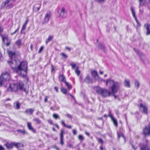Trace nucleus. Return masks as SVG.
I'll return each instance as SVG.
<instances>
[{
  "label": "nucleus",
  "mask_w": 150,
  "mask_h": 150,
  "mask_svg": "<svg viewBox=\"0 0 150 150\" xmlns=\"http://www.w3.org/2000/svg\"><path fill=\"white\" fill-rule=\"evenodd\" d=\"M27 64L25 61H22L20 63V65L18 69L15 71L20 76L23 78L26 77L27 73Z\"/></svg>",
  "instance_id": "f257e3e1"
},
{
  "label": "nucleus",
  "mask_w": 150,
  "mask_h": 150,
  "mask_svg": "<svg viewBox=\"0 0 150 150\" xmlns=\"http://www.w3.org/2000/svg\"><path fill=\"white\" fill-rule=\"evenodd\" d=\"M9 87L7 88V90L9 91H16L18 89L23 90L24 91L26 92V89L24 88V84L22 82L19 83V85L16 84H9Z\"/></svg>",
  "instance_id": "f03ea898"
},
{
  "label": "nucleus",
  "mask_w": 150,
  "mask_h": 150,
  "mask_svg": "<svg viewBox=\"0 0 150 150\" xmlns=\"http://www.w3.org/2000/svg\"><path fill=\"white\" fill-rule=\"evenodd\" d=\"M109 83L111 86L110 88L112 91V93L113 94H115L117 92V88L119 86V83L110 79L106 80V85H108Z\"/></svg>",
  "instance_id": "7ed1b4c3"
},
{
  "label": "nucleus",
  "mask_w": 150,
  "mask_h": 150,
  "mask_svg": "<svg viewBox=\"0 0 150 150\" xmlns=\"http://www.w3.org/2000/svg\"><path fill=\"white\" fill-rule=\"evenodd\" d=\"M10 79V75L7 72L3 73L0 76V87L6 84Z\"/></svg>",
  "instance_id": "20e7f679"
},
{
  "label": "nucleus",
  "mask_w": 150,
  "mask_h": 150,
  "mask_svg": "<svg viewBox=\"0 0 150 150\" xmlns=\"http://www.w3.org/2000/svg\"><path fill=\"white\" fill-rule=\"evenodd\" d=\"M8 62L11 68L13 71L15 72L16 69H18L21 62L18 60H11L10 61H8Z\"/></svg>",
  "instance_id": "39448f33"
},
{
  "label": "nucleus",
  "mask_w": 150,
  "mask_h": 150,
  "mask_svg": "<svg viewBox=\"0 0 150 150\" xmlns=\"http://www.w3.org/2000/svg\"><path fill=\"white\" fill-rule=\"evenodd\" d=\"M96 89L98 94L101 95L103 97H107L109 96L110 95V91H108L104 89L97 87Z\"/></svg>",
  "instance_id": "423d86ee"
},
{
  "label": "nucleus",
  "mask_w": 150,
  "mask_h": 150,
  "mask_svg": "<svg viewBox=\"0 0 150 150\" xmlns=\"http://www.w3.org/2000/svg\"><path fill=\"white\" fill-rule=\"evenodd\" d=\"M12 1L13 2L14 1L13 0H6L2 4V6L3 7L6 8V9H10L12 8L14 5V4L13 3H11L9 4Z\"/></svg>",
  "instance_id": "0eeeda50"
},
{
  "label": "nucleus",
  "mask_w": 150,
  "mask_h": 150,
  "mask_svg": "<svg viewBox=\"0 0 150 150\" xmlns=\"http://www.w3.org/2000/svg\"><path fill=\"white\" fill-rule=\"evenodd\" d=\"M59 81L65 83L69 90L72 89V86L71 85L66 81L65 77L63 74L59 75Z\"/></svg>",
  "instance_id": "6e6552de"
},
{
  "label": "nucleus",
  "mask_w": 150,
  "mask_h": 150,
  "mask_svg": "<svg viewBox=\"0 0 150 150\" xmlns=\"http://www.w3.org/2000/svg\"><path fill=\"white\" fill-rule=\"evenodd\" d=\"M50 11H48L45 14L44 18V20L42 22V25H45L48 23L51 16Z\"/></svg>",
  "instance_id": "1a4fd4ad"
},
{
  "label": "nucleus",
  "mask_w": 150,
  "mask_h": 150,
  "mask_svg": "<svg viewBox=\"0 0 150 150\" xmlns=\"http://www.w3.org/2000/svg\"><path fill=\"white\" fill-rule=\"evenodd\" d=\"M91 74L93 77L96 80H101L100 77L99 76L97 72L95 70H91Z\"/></svg>",
  "instance_id": "9d476101"
},
{
  "label": "nucleus",
  "mask_w": 150,
  "mask_h": 150,
  "mask_svg": "<svg viewBox=\"0 0 150 150\" xmlns=\"http://www.w3.org/2000/svg\"><path fill=\"white\" fill-rule=\"evenodd\" d=\"M108 117H110L111 119V120L113 122L114 125L116 127H117L118 126L117 122L115 119L111 114V111H109L108 113Z\"/></svg>",
  "instance_id": "9b49d317"
},
{
  "label": "nucleus",
  "mask_w": 150,
  "mask_h": 150,
  "mask_svg": "<svg viewBox=\"0 0 150 150\" xmlns=\"http://www.w3.org/2000/svg\"><path fill=\"white\" fill-rule=\"evenodd\" d=\"M125 131L124 129L122 128H120L119 131L117 132L118 138L122 137L124 140L125 139V137L124 136V132Z\"/></svg>",
  "instance_id": "f8f14e48"
},
{
  "label": "nucleus",
  "mask_w": 150,
  "mask_h": 150,
  "mask_svg": "<svg viewBox=\"0 0 150 150\" xmlns=\"http://www.w3.org/2000/svg\"><path fill=\"white\" fill-rule=\"evenodd\" d=\"M140 110L144 114H147V107L142 103L140 104Z\"/></svg>",
  "instance_id": "ddd939ff"
},
{
  "label": "nucleus",
  "mask_w": 150,
  "mask_h": 150,
  "mask_svg": "<svg viewBox=\"0 0 150 150\" xmlns=\"http://www.w3.org/2000/svg\"><path fill=\"white\" fill-rule=\"evenodd\" d=\"M85 82L88 83H93V80L89 75H87L84 79Z\"/></svg>",
  "instance_id": "4468645a"
},
{
  "label": "nucleus",
  "mask_w": 150,
  "mask_h": 150,
  "mask_svg": "<svg viewBox=\"0 0 150 150\" xmlns=\"http://www.w3.org/2000/svg\"><path fill=\"white\" fill-rule=\"evenodd\" d=\"M143 133L145 136L146 135H150V129L149 127H147L143 129Z\"/></svg>",
  "instance_id": "2eb2a0df"
},
{
  "label": "nucleus",
  "mask_w": 150,
  "mask_h": 150,
  "mask_svg": "<svg viewBox=\"0 0 150 150\" xmlns=\"http://www.w3.org/2000/svg\"><path fill=\"white\" fill-rule=\"evenodd\" d=\"M144 27L146 30V35H150V25L148 24H145Z\"/></svg>",
  "instance_id": "dca6fc26"
},
{
  "label": "nucleus",
  "mask_w": 150,
  "mask_h": 150,
  "mask_svg": "<svg viewBox=\"0 0 150 150\" xmlns=\"http://www.w3.org/2000/svg\"><path fill=\"white\" fill-rule=\"evenodd\" d=\"M34 110L32 108H28L26 109L24 111V113L27 114H30L31 115L32 114L34 111Z\"/></svg>",
  "instance_id": "f3484780"
},
{
  "label": "nucleus",
  "mask_w": 150,
  "mask_h": 150,
  "mask_svg": "<svg viewBox=\"0 0 150 150\" xmlns=\"http://www.w3.org/2000/svg\"><path fill=\"white\" fill-rule=\"evenodd\" d=\"M12 145H14L17 148H18L19 147H24V145L20 143H12Z\"/></svg>",
  "instance_id": "a211bd4d"
},
{
  "label": "nucleus",
  "mask_w": 150,
  "mask_h": 150,
  "mask_svg": "<svg viewBox=\"0 0 150 150\" xmlns=\"http://www.w3.org/2000/svg\"><path fill=\"white\" fill-rule=\"evenodd\" d=\"M99 48L103 50L104 52L106 51V48L105 46H104V44L103 43H100L98 45Z\"/></svg>",
  "instance_id": "6ab92c4d"
},
{
  "label": "nucleus",
  "mask_w": 150,
  "mask_h": 150,
  "mask_svg": "<svg viewBox=\"0 0 150 150\" xmlns=\"http://www.w3.org/2000/svg\"><path fill=\"white\" fill-rule=\"evenodd\" d=\"M66 14V12L65 11L64 8L63 7L61 9V12L60 14V16L62 17H65L64 15Z\"/></svg>",
  "instance_id": "aec40b11"
},
{
  "label": "nucleus",
  "mask_w": 150,
  "mask_h": 150,
  "mask_svg": "<svg viewBox=\"0 0 150 150\" xmlns=\"http://www.w3.org/2000/svg\"><path fill=\"white\" fill-rule=\"evenodd\" d=\"M20 104L18 101H17L14 103V107L17 110L20 108Z\"/></svg>",
  "instance_id": "412c9836"
},
{
  "label": "nucleus",
  "mask_w": 150,
  "mask_h": 150,
  "mask_svg": "<svg viewBox=\"0 0 150 150\" xmlns=\"http://www.w3.org/2000/svg\"><path fill=\"white\" fill-rule=\"evenodd\" d=\"M149 1V0H139L140 5L141 6L144 5Z\"/></svg>",
  "instance_id": "4be33fe9"
},
{
  "label": "nucleus",
  "mask_w": 150,
  "mask_h": 150,
  "mask_svg": "<svg viewBox=\"0 0 150 150\" xmlns=\"http://www.w3.org/2000/svg\"><path fill=\"white\" fill-rule=\"evenodd\" d=\"M33 120L37 125L40 124L41 123V121L38 118H34L33 119Z\"/></svg>",
  "instance_id": "5701e85b"
},
{
  "label": "nucleus",
  "mask_w": 150,
  "mask_h": 150,
  "mask_svg": "<svg viewBox=\"0 0 150 150\" xmlns=\"http://www.w3.org/2000/svg\"><path fill=\"white\" fill-rule=\"evenodd\" d=\"M16 44L18 47L20 48L21 45V40L20 39L17 40L16 42Z\"/></svg>",
  "instance_id": "b1692460"
},
{
  "label": "nucleus",
  "mask_w": 150,
  "mask_h": 150,
  "mask_svg": "<svg viewBox=\"0 0 150 150\" xmlns=\"http://www.w3.org/2000/svg\"><path fill=\"white\" fill-rule=\"evenodd\" d=\"M132 15L133 16L136 22L138 23V21L137 20V17L135 16V11L132 8Z\"/></svg>",
  "instance_id": "393cba45"
},
{
  "label": "nucleus",
  "mask_w": 150,
  "mask_h": 150,
  "mask_svg": "<svg viewBox=\"0 0 150 150\" xmlns=\"http://www.w3.org/2000/svg\"><path fill=\"white\" fill-rule=\"evenodd\" d=\"M134 87L137 89H138L139 86V82L137 80H135L134 83Z\"/></svg>",
  "instance_id": "a878e982"
},
{
  "label": "nucleus",
  "mask_w": 150,
  "mask_h": 150,
  "mask_svg": "<svg viewBox=\"0 0 150 150\" xmlns=\"http://www.w3.org/2000/svg\"><path fill=\"white\" fill-rule=\"evenodd\" d=\"M141 150H149L150 148L148 146L146 145H144L141 147Z\"/></svg>",
  "instance_id": "bb28decb"
},
{
  "label": "nucleus",
  "mask_w": 150,
  "mask_h": 150,
  "mask_svg": "<svg viewBox=\"0 0 150 150\" xmlns=\"http://www.w3.org/2000/svg\"><path fill=\"white\" fill-rule=\"evenodd\" d=\"M61 122L62 125H63L64 126L68 129H71L72 127V126L71 125H67L64 122V121L63 120H62L61 121Z\"/></svg>",
  "instance_id": "cd10ccee"
},
{
  "label": "nucleus",
  "mask_w": 150,
  "mask_h": 150,
  "mask_svg": "<svg viewBox=\"0 0 150 150\" xmlns=\"http://www.w3.org/2000/svg\"><path fill=\"white\" fill-rule=\"evenodd\" d=\"M53 37L52 36L50 35L48 38L46 40V44H47L48 43L51 41L53 38Z\"/></svg>",
  "instance_id": "c85d7f7f"
},
{
  "label": "nucleus",
  "mask_w": 150,
  "mask_h": 150,
  "mask_svg": "<svg viewBox=\"0 0 150 150\" xmlns=\"http://www.w3.org/2000/svg\"><path fill=\"white\" fill-rule=\"evenodd\" d=\"M8 55L10 58H12V57L15 55V53L14 52H13L11 51H9L8 52Z\"/></svg>",
  "instance_id": "c756f323"
},
{
  "label": "nucleus",
  "mask_w": 150,
  "mask_h": 150,
  "mask_svg": "<svg viewBox=\"0 0 150 150\" xmlns=\"http://www.w3.org/2000/svg\"><path fill=\"white\" fill-rule=\"evenodd\" d=\"M124 84L126 87H129V81L127 80H125L124 82Z\"/></svg>",
  "instance_id": "7c9ffc66"
},
{
  "label": "nucleus",
  "mask_w": 150,
  "mask_h": 150,
  "mask_svg": "<svg viewBox=\"0 0 150 150\" xmlns=\"http://www.w3.org/2000/svg\"><path fill=\"white\" fill-rule=\"evenodd\" d=\"M60 133V139H63L64 135L63 134L64 133V130L63 129H62Z\"/></svg>",
  "instance_id": "2f4dec72"
},
{
  "label": "nucleus",
  "mask_w": 150,
  "mask_h": 150,
  "mask_svg": "<svg viewBox=\"0 0 150 150\" xmlns=\"http://www.w3.org/2000/svg\"><path fill=\"white\" fill-rule=\"evenodd\" d=\"M18 132L24 135L26 134V132L24 130H22L21 129H18L17 130Z\"/></svg>",
  "instance_id": "473e14b6"
},
{
  "label": "nucleus",
  "mask_w": 150,
  "mask_h": 150,
  "mask_svg": "<svg viewBox=\"0 0 150 150\" xmlns=\"http://www.w3.org/2000/svg\"><path fill=\"white\" fill-rule=\"evenodd\" d=\"M78 69H79V67L78 66L76 67V68L75 70V72L77 76H78L80 74V71Z\"/></svg>",
  "instance_id": "72a5a7b5"
},
{
  "label": "nucleus",
  "mask_w": 150,
  "mask_h": 150,
  "mask_svg": "<svg viewBox=\"0 0 150 150\" xmlns=\"http://www.w3.org/2000/svg\"><path fill=\"white\" fill-rule=\"evenodd\" d=\"M52 117L54 119L56 120L57 119H60V117H59V115L55 113H54L53 114Z\"/></svg>",
  "instance_id": "f704fd0d"
},
{
  "label": "nucleus",
  "mask_w": 150,
  "mask_h": 150,
  "mask_svg": "<svg viewBox=\"0 0 150 150\" xmlns=\"http://www.w3.org/2000/svg\"><path fill=\"white\" fill-rule=\"evenodd\" d=\"M62 92L65 94H66L67 93V90L64 87H62L61 89Z\"/></svg>",
  "instance_id": "c9c22d12"
},
{
  "label": "nucleus",
  "mask_w": 150,
  "mask_h": 150,
  "mask_svg": "<svg viewBox=\"0 0 150 150\" xmlns=\"http://www.w3.org/2000/svg\"><path fill=\"white\" fill-rule=\"evenodd\" d=\"M40 7V5L39 6H35L33 8V9L36 11H38Z\"/></svg>",
  "instance_id": "e433bc0d"
},
{
  "label": "nucleus",
  "mask_w": 150,
  "mask_h": 150,
  "mask_svg": "<svg viewBox=\"0 0 150 150\" xmlns=\"http://www.w3.org/2000/svg\"><path fill=\"white\" fill-rule=\"evenodd\" d=\"M97 139L98 142L101 144V145H103L104 142L103 139L100 138H98Z\"/></svg>",
  "instance_id": "4c0bfd02"
},
{
  "label": "nucleus",
  "mask_w": 150,
  "mask_h": 150,
  "mask_svg": "<svg viewBox=\"0 0 150 150\" xmlns=\"http://www.w3.org/2000/svg\"><path fill=\"white\" fill-rule=\"evenodd\" d=\"M79 139L81 140V141H82L84 140V138L83 137V136L82 135H79L78 137Z\"/></svg>",
  "instance_id": "58836bf2"
},
{
  "label": "nucleus",
  "mask_w": 150,
  "mask_h": 150,
  "mask_svg": "<svg viewBox=\"0 0 150 150\" xmlns=\"http://www.w3.org/2000/svg\"><path fill=\"white\" fill-rule=\"evenodd\" d=\"M60 55H62L63 57L65 59H66L68 57V56L63 52L61 53H60Z\"/></svg>",
  "instance_id": "ea45409f"
},
{
  "label": "nucleus",
  "mask_w": 150,
  "mask_h": 150,
  "mask_svg": "<svg viewBox=\"0 0 150 150\" xmlns=\"http://www.w3.org/2000/svg\"><path fill=\"white\" fill-rule=\"evenodd\" d=\"M27 127L29 130L32 127L31 123L29 122H27Z\"/></svg>",
  "instance_id": "a19ab883"
},
{
  "label": "nucleus",
  "mask_w": 150,
  "mask_h": 150,
  "mask_svg": "<svg viewBox=\"0 0 150 150\" xmlns=\"http://www.w3.org/2000/svg\"><path fill=\"white\" fill-rule=\"evenodd\" d=\"M6 146L7 149H10L12 148V146L11 144L8 143L6 144Z\"/></svg>",
  "instance_id": "79ce46f5"
},
{
  "label": "nucleus",
  "mask_w": 150,
  "mask_h": 150,
  "mask_svg": "<svg viewBox=\"0 0 150 150\" xmlns=\"http://www.w3.org/2000/svg\"><path fill=\"white\" fill-rule=\"evenodd\" d=\"M70 65L71 66L72 69H74L76 66V64L74 63H71Z\"/></svg>",
  "instance_id": "37998d69"
},
{
  "label": "nucleus",
  "mask_w": 150,
  "mask_h": 150,
  "mask_svg": "<svg viewBox=\"0 0 150 150\" xmlns=\"http://www.w3.org/2000/svg\"><path fill=\"white\" fill-rule=\"evenodd\" d=\"M29 130L31 131L33 133H36V131L35 129L32 127Z\"/></svg>",
  "instance_id": "c03bdc74"
},
{
  "label": "nucleus",
  "mask_w": 150,
  "mask_h": 150,
  "mask_svg": "<svg viewBox=\"0 0 150 150\" xmlns=\"http://www.w3.org/2000/svg\"><path fill=\"white\" fill-rule=\"evenodd\" d=\"M72 132L73 134L74 135H76L77 134V132L76 130V129H73L72 130Z\"/></svg>",
  "instance_id": "a18cd8bd"
},
{
  "label": "nucleus",
  "mask_w": 150,
  "mask_h": 150,
  "mask_svg": "<svg viewBox=\"0 0 150 150\" xmlns=\"http://www.w3.org/2000/svg\"><path fill=\"white\" fill-rule=\"evenodd\" d=\"M44 47L42 46H41L40 48L39 51L38 52L39 53H40L43 50Z\"/></svg>",
  "instance_id": "49530a36"
},
{
  "label": "nucleus",
  "mask_w": 150,
  "mask_h": 150,
  "mask_svg": "<svg viewBox=\"0 0 150 150\" xmlns=\"http://www.w3.org/2000/svg\"><path fill=\"white\" fill-rule=\"evenodd\" d=\"M26 25L23 24V25L22 28H21L22 30H25L26 29Z\"/></svg>",
  "instance_id": "de8ad7c7"
},
{
  "label": "nucleus",
  "mask_w": 150,
  "mask_h": 150,
  "mask_svg": "<svg viewBox=\"0 0 150 150\" xmlns=\"http://www.w3.org/2000/svg\"><path fill=\"white\" fill-rule=\"evenodd\" d=\"M65 115L69 119H71L72 118V116L69 114L67 113Z\"/></svg>",
  "instance_id": "09e8293b"
},
{
  "label": "nucleus",
  "mask_w": 150,
  "mask_h": 150,
  "mask_svg": "<svg viewBox=\"0 0 150 150\" xmlns=\"http://www.w3.org/2000/svg\"><path fill=\"white\" fill-rule=\"evenodd\" d=\"M60 144L62 145H63L64 144V143L63 142V139H60Z\"/></svg>",
  "instance_id": "8fccbe9b"
},
{
  "label": "nucleus",
  "mask_w": 150,
  "mask_h": 150,
  "mask_svg": "<svg viewBox=\"0 0 150 150\" xmlns=\"http://www.w3.org/2000/svg\"><path fill=\"white\" fill-rule=\"evenodd\" d=\"M0 35L1 37L2 38V41L3 42H4V40L5 39H6V37H4L3 35L1 34H0Z\"/></svg>",
  "instance_id": "3c124183"
},
{
  "label": "nucleus",
  "mask_w": 150,
  "mask_h": 150,
  "mask_svg": "<svg viewBox=\"0 0 150 150\" xmlns=\"http://www.w3.org/2000/svg\"><path fill=\"white\" fill-rule=\"evenodd\" d=\"M29 21V20L28 18L26 20L25 23L23 24L27 25L28 24V22Z\"/></svg>",
  "instance_id": "603ef678"
},
{
  "label": "nucleus",
  "mask_w": 150,
  "mask_h": 150,
  "mask_svg": "<svg viewBox=\"0 0 150 150\" xmlns=\"http://www.w3.org/2000/svg\"><path fill=\"white\" fill-rule=\"evenodd\" d=\"M54 90L56 91L57 92H58V88L56 86L54 87Z\"/></svg>",
  "instance_id": "864d4df0"
},
{
  "label": "nucleus",
  "mask_w": 150,
  "mask_h": 150,
  "mask_svg": "<svg viewBox=\"0 0 150 150\" xmlns=\"http://www.w3.org/2000/svg\"><path fill=\"white\" fill-rule=\"evenodd\" d=\"M105 0H96L97 2H102L105 1Z\"/></svg>",
  "instance_id": "5fc2aeb1"
},
{
  "label": "nucleus",
  "mask_w": 150,
  "mask_h": 150,
  "mask_svg": "<svg viewBox=\"0 0 150 150\" xmlns=\"http://www.w3.org/2000/svg\"><path fill=\"white\" fill-rule=\"evenodd\" d=\"M0 150H5L4 148L1 145H0Z\"/></svg>",
  "instance_id": "6e6d98bb"
},
{
  "label": "nucleus",
  "mask_w": 150,
  "mask_h": 150,
  "mask_svg": "<svg viewBox=\"0 0 150 150\" xmlns=\"http://www.w3.org/2000/svg\"><path fill=\"white\" fill-rule=\"evenodd\" d=\"M17 32V30H16L13 33H11L10 34L11 35H12L15 34Z\"/></svg>",
  "instance_id": "4d7b16f0"
},
{
  "label": "nucleus",
  "mask_w": 150,
  "mask_h": 150,
  "mask_svg": "<svg viewBox=\"0 0 150 150\" xmlns=\"http://www.w3.org/2000/svg\"><path fill=\"white\" fill-rule=\"evenodd\" d=\"M65 49L69 51H70L71 50V48L69 47H65Z\"/></svg>",
  "instance_id": "13d9d810"
},
{
  "label": "nucleus",
  "mask_w": 150,
  "mask_h": 150,
  "mask_svg": "<svg viewBox=\"0 0 150 150\" xmlns=\"http://www.w3.org/2000/svg\"><path fill=\"white\" fill-rule=\"evenodd\" d=\"M48 122L49 123H50V124H51V125L53 124V121L52 120H49L48 121Z\"/></svg>",
  "instance_id": "bf43d9fd"
},
{
  "label": "nucleus",
  "mask_w": 150,
  "mask_h": 150,
  "mask_svg": "<svg viewBox=\"0 0 150 150\" xmlns=\"http://www.w3.org/2000/svg\"><path fill=\"white\" fill-rule=\"evenodd\" d=\"M85 134L86 135L88 136V137H89L90 136V134L88 132H87L86 131H85Z\"/></svg>",
  "instance_id": "052dcab7"
},
{
  "label": "nucleus",
  "mask_w": 150,
  "mask_h": 150,
  "mask_svg": "<svg viewBox=\"0 0 150 150\" xmlns=\"http://www.w3.org/2000/svg\"><path fill=\"white\" fill-rule=\"evenodd\" d=\"M100 150H103V145H101L100 147Z\"/></svg>",
  "instance_id": "680f3d73"
},
{
  "label": "nucleus",
  "mask_w": 150,
  "mask_h": 150,
  "mask_svg": "<svg viewBox=\"0 0 150 150\" xmlns=\"http://www.w3.org/2000/svg\"><path fill=\"white\" fill-rule=\"evenodd\" d=\"M40 113V114H41V112L39 111H38L37 112H36V114L37 115H38Z\"/></svg>",
  "instance_id": "e2e57ef3"
},
{
  "label": "nucleus",
  "mask_w": 150,
  "mask_h": 150,
  "mask_svg": "<svg viewBox=\"0 0 150 150\" xmlns=\"http://www.w3.org/2000/svg\"><path fill=\"white\" fill-rule=\"evenodd\" d=\"M33 45L32 44H31L30 47L31 50H33Z\"/></svg>",
  "instance_id": "0e129e2a"
},
{
  "label": "nucleus",
  "mask_w": 150,
  "mask_h": 150,
  "mask_svg": "<svg viewBox=\"0 0 150 150\" xmlns=\"http://www.w3.org/2000/svg\"><path fill=\"white\" fill-rule=\"evenodd\" d=\"M103 73V71H100V74L101 75H102Z\"/></svg>",
  "instance_id": "69168bd1"
},
{
  "label": "nucleus",
  "mask_w": 150,
  "mask_h": 150,
  "mask_svg": "<svg viewBox=\"0 0 150 150\" xmlns=\"http://www.w3.org/2000/svg\"><path fill=\"white\" fill-rule=\"evenodd\" d=\"M47 100V97H45V102H46Z\"/></svg>",
  "instance_id": "338daca9"
},
{
  "label": "nucleus",
  "mask_w": 150,
  "mask_h": 150,
  "mask_svg": "<svg viewBox=\"0 0 150 150\" xmlns=\"http://www.w3.org/2000/svg\"><path fill=\"white\" fill-rule=\"evenodd\" d=\"M108 115H106L105 114L104 115V117H105V118H107L108 116Z\"/></svg>",
  "instance_id": "774afa93"
}]
</instances>
